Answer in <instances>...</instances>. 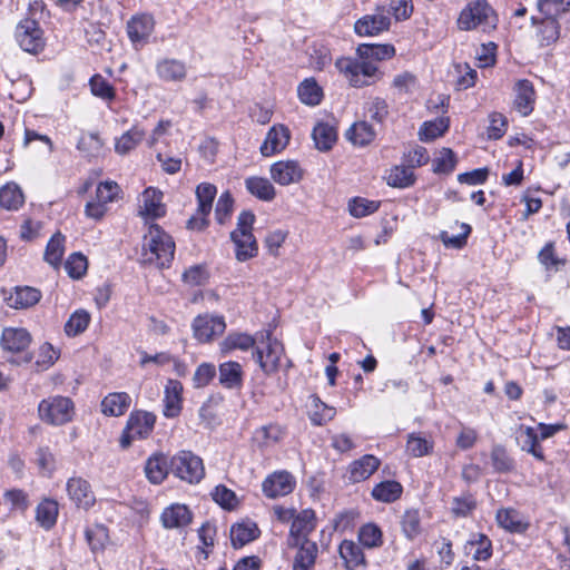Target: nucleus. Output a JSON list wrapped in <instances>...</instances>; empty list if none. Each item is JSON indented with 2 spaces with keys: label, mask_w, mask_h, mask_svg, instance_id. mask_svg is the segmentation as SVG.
Wrapping results in <instances>:
<instances>
[{
  "label": "nucleus",
  "mask_w": 570,
  "mask_h": 570,
  "mask_svg": "<svg viewBox=\"0 0 570 570\" xmlns=\"http://www.w3.org/2000/svg\"><path fill=\"white\" fill-rule=\"evenodd\" d=\"M16 39L20 48L29 53H38L45 48L43 31L38 21L26 18L16 28Z\"/></svg>",
  "instance_id": "nucleus-8"
},
{
  "label": "nucleus",
  "mask_w": 570,
  "mask_h": 570,
  "mask_svg": "<svg viewBox=\"0 0 570 570\" xmlns=\"http://www.w3.org/2000/svg\"><path fill=\"white\" fill-rule=\"evenodd\" d=\"M497 521L500 527L512 532H522L527 529L514 509H501L497 512Z\"/></svg>",
  "instance_id": "nucleus-47"
},
{
  "label": "nucleus",
  "mask_w": 570,
  "mask_h": 570,
  "mask_svg": "<svg viewBox=\"0 0 570 570\" xmlns=\"http://www.w3.org/2000/svg\"><path fill=\"white\" fill-rule=\"evenodd\" d=\"M65 236L61 233H56L48 242L45 250V261L58 268L60 266L65 253Z\"/></svg>",
  "instance_id": "nucleus-42"
},
{
  "label": "nucleus",
  "mask_w": 570,
  "mask_h": 570,
  "mask_svg": "<svg viewBox=\"0 0 570 570\" xmlns=\"http://www.w3.org/2000/svg\"><path fill=\"white\" fill-rule=\"evenodd\" d=\"M493 13V9L485 0H475L462 9L456 23L460 30H472L481 24H488Z\"/></svg>",
  "instance_id": "nucleus-9"
},
{
  "label": "nucleus",
  "mask_w": 570,
  "mask_h": 570,
  "mask_svg": "<svg viewBox=\"0 0 570 570\" xmlns=\"http://www.w3.org/2000/svg\"><path fill=\"white\" fill-rule=\"evenodd\" d=\"M266 337L267 343L265 350L256 348L254 357L259 364L261 368L265 373L269 374L277 370L283 353V347L277 341L271 340V333H267Z\"/></svg>",
  "instance_id": "nucleus-15"
},
{
  "label": "nucleus",
  "mask_w": 570,
  "mask_h": 570,
  "mask_svg": "<svg viewBox=\"0 0 570 570\" xmlns=\"http://www.w3.org/2000/svg\"><path fill=\"white\" fill-rule=\"evenodd\" d=\"M216 376V367L212 363H202L195 371L193 376L194 386L196 389L204 387L210 383Z\"/></svg>",
  "instance_id": "nucleus-64"
},
{
  "label": "nucleus",
  "mask_w": 570,
  "mask_h": 570,
  "mask_svg": "<svg viewBox=\"0 0 570 570\" xmlns=\"http://www.w3.org/2000/svg\"><path fill=\"white\" fill-rule=\"evenodd\" d=\"M2 294L7 304L17 309L31 307L41 298L40 291L30 286H17L9 295L6 289H2Z\"/></svg>",
  "instance_id": "nucleus-17"
},
{
  "label": "nucleus",
  "mask_w": 570,
  "mask_h": 570,
  "mask_svg": "<svg viewBox=\"0 0 570 570\" xmlns=\"http://www.w3.org/2000/svg\"><path fill=\"white\" fill-rule=\"evenodd\" d=\"M213 500L222 508L233 510L237 505V498L234 491L225 485H217L212 492Z\"/></svg>",
  "instance_id": "nucleus-61"
},
{
  "label": "nucleus",
  "mask_w": 570,
  "mask_h": 570,
  "mask_svg": "<svg viewBox=\"0 0 570 570\" xmlns=\"http://www.w3.org/2000/svg\"><path fill=\"white\" fill-rule=\"evenodd\" d=\"M246 189L255 197L264 202H271L275 198L276 191L273 184L263 177H248L245 180Z\"/></svg>",
  "instance_id": "nucleus-33"
},
{
  "label": "nucleus",
  "mask_w": 570,
  "mask_h": 570,
  "mask_svg": "<svg viewBox=\"0 0 570 570\" xmlns=\"http://www.w3.org/2000/svg\"><path fill=\"white\" fill-rule=\"evenodd\" d=\"M102 146L104 142L97 132H87L79 138L77 149L86 157H98L102 151Z\"/></svg>",
  "instance_id": "nucleus-45"
},
{
  "label": "nucleus",
  "mask_w": 570,
  "mask_h": 570,
  "mask_svg": "<svg viewBox=\"0 0 570 570\" xmlns=\"http://www.w3.org/2000/svg\"><path fill=\"white\" fill-rule=\"evenodd\" d=\"M403 492L401 483L393 480L382 481L377 483L372 490V497L380 502H394Z\"/></svg>",
  "instance_id": "nucleus-36"
},
{
  "label": "nucleus",
  "mask_w": 570,
  "mask_h": 570,
  "mask_svg": "<svg viewBox=\"0 0 570 570\" xmlns=\"http://www.w3.org/2000/svg\"><path fill=\"white\" fill-rule=\"evenodd\" d=\"M163 197V193L154 187L145 189L142 194L144 206L140 213L153 219L163 217L166 214Z\"/></svg>",
  "instance_id": "nucleus-30"
},
{
  "label": "nucleus",
  "mask_w": 570,
  "mask_h": 570,
  "mask_svg": "<svg viewBox=\"0 0 570 570\" xmlns=\"http://www.w3.org/2000/svg\"><path fill=\"white\" fill-rule=\"evenodd\" d=\"M262 488L267 498L275 499L289 494L295 488V480L286 471L274 472L265 479Z\"/></svg>",
  "instance_id": "nucleus-13"
},
{
  "label": "nucleus",
  "mask_w": 570,
  "mask_h": 570,
  "mask_svg": "<svg viewBox=\"0 0 570 570\" xmlns=\"http://www.w3.org/2000/svg\"><path fill=\"white\" fill-rule=\"evenodd\" d=\"M193 514L185 504L175 503L167 507L161 515L160 521L166 529H179L191 522Z\"/></svg>",
  "instance_id": "nucleus-20"
},
{
  "label": "nucleus",
  "mask_w": 570,
  "mask_h": 570,
  "mask_svg": "<svg viewBox=\"0 0 570 570\" xmlns=\"http://www.w3.org/2000/svg\"><path fill=\"white\" fill-rule=\"evenodd\" d=\"M31 340V335L26 328H3L0 344L3 351L12 354V357L8 361L16 365L30 363L33 356L30 352H27V348L29 347Z\"/></svg>",
  "instance_id": "nucleus-5"
},
{
  "label": "nucleus",
  "mask_w": 570,
  "mask_h": 570,
  "mask_svg": "<svg viewBox=\"0 0 570 570\" xmlns=\"http://www.w3.org/2000/svg\"><path fill=\"white\" fill-rule=\"evenodd\" d=\"M126 29L132 47L139 50L148 43L149 37L155 29V20L153 16L147 13L136 14L127 21Z\"/></svg>",
  "instance_id": "nucleus-10"
},
{
  "label": "nucleus",
  "mask_w": 570,
  "mask_h": 570,
  "mask_svg": "<svg viewBox=\"0 0 570 570\" xmlns=\"http://www.w3.org/2000/svg\"><path fill=\"white\" fill-rule=\"evenodd\" d=\"M255 215L250 210H243L237 218V227L230 233L236 245V258L245 262L257 255V243L252 233Z\"/></svg>",
  "instance_id": "nucleus-4"
},
{
  "label": "nucleus",
  "mask_w": 570,
  "mask_h": 570,
  "mask_svg": "<svg viewBox=\"0 0 570 570\" xmlns=\"http://www.w3.org/2000/svg\"><path fill=\"white\" fill-rule=\"evenodd\" d=\"M145 130L138 126H134L128 131L124 132L121 137L116 140L115 150L119 155H126L135 149L145 138Z\"/></svg>",
  "instance_id": "nucleus-38"
},
{
  "label": "nucleus",
  "mask_w": 570,
  "mask_h": 570,
  "mask_svg": "<svg viewBox=\"0 0 570 570\" xmlns=\"http://www.w3.org/2000/svg\"><path fill=\"white\" fill-rule=\"evenodd\" d=\"M259 529L255 523H237L230 529V541L234 548H242L255 540Z\"/></svg>",
  "instance_id": "nucleus-35"
},
{
  "label": "nucleus",
  "mask_w": 570,
  "mask_h": 570,
  "mask_svg": "<svg viewBox=\"0 0 570 570\" xmlns=\"http://www.w3.org/2000/svg\"><path fill=\"white\" fill-rule=\"evenodd\" d=\"M301 101L308 106H316L322 101L323 90L314 78L305 79L297 88Z\"/></svg>",
  "instance_id": "nucleus-41"
},
{
  "label": "nucleus",
  "mask_w": 570,
  "mask_h": 570,
  "mask_svg": "<svg viewBox=\"0 0 570 570\" xmlns=\"http://www.w3.org/2000/svg\"><path fill=\"white\" fill-rule=\"evenodd\" d=\"M488 138L497 140L503 137L508 128V119L500 112H492L489 116Z\"/></svg>",
  "instance_id": "nucleus-62"
},
{
  "label": "nucleus",
  "mask_w": 570,
  "mask_h": 570,
  "mask_svg": "<svg viewBox=\"0 0 570 570\" xmlns=\"http://www.w3.org/2000/svg\"><path fill=\"white\" fill-rule=\"evenodd\" d=\"M402 531L409 540L421 533V518L417 510H406L401 520Z\"/></svg>",
  "instance_id": "nucleus-52"
},
{
  "label": "nucleus",
  "mask_w": 570,
  "mask_h": 570,
  "mask_svg": "<svg viewBox=\"0 0 570 570\" xmlns=\"http://www.w3.org/2000/svg\"><path fill=\"white\" fill-rule=\"evenodd\" d=\"M540 439L535 429L531 426L520 425L517 430V442L520 449L539 461H544L543 449L540 445Z\"/></svg>",
  "instance_id": "nucleus-22"
},
{
  "label": "nucleus",
  "mask_w": 570,
  "mask_h": 570,
  "mask_svg": "<svg viewBox=\"0 0 570 570\" xmlns=\"http://www.w3.org/2000/svg\"><path fill=\"white\" fill-rule=\"evenodd\" d=\"M538 261L544 266L547 271L558 269L560 265L566 264V259L559 258L554 253V244L547 243L538 254Z\"/></svg>",
  "instance_id": "nucleus-59"
},
{
  "label": "nucleus",
  "mask_w": 570,
  "mask_h": 570,
  "mask_svg": "<svg viewBox=\"0 0 570 570\" xmlns=\"http://www.w3.org/2000/svg\"><path fill=\"white\" fill-rule=\"evenodd\" d=\"M491 461L495 472L509 473L514 470V461L508 454L504 446L497 444L491 451Z\"/></svg>",
  "instance_id": "nucleus-48"
},
{
  "label": "nucleus",
  "mask_w": 570,
  "mask_h": 570,
  "mask_svg": "<svg viewBox=\"0 0 570 570\" xmlns=\"http://www.w3.org/2000/svg\"><path fill=\"white\" fill-rule=\"evenodd\" d=\"M183 384L177 380H168L165 386L164 415L166 417H176L181 411Z\"/></svg>",
  "instance_id": "nucleus-27"
},
{
  "label": "nucleus",
  "mask_w": 570,
  "mask_h": 570,
  "mask_svg": "<svg viewBox=\"0 0 570 570\" xmlns=\"http://www.w3.org/2000/svg\"><path fill=\"white\" fill-rule=\"evenodd\" d=\"M358 540L364 547H379L382 543V531L373 523L365 524L360 529Z\"/></svg>",
  "instance_id": "nucleus-57"
},
{
  "label": "nucleus",
  "mask_w": 570,
  "mask_h": 570,
  "mask_svg": "<svg viewBox=\"0 0 570 570\" xmlns=\"http://www.w3.org/2000/svg\"><path fill=\"white\" fill-rule=\"evenodd\" d=\"M38 413L42 421L52 425H62L72 419L73 402L60 395L48 397L39 403Z\"/></svg>",
  "instance_id": "nucleus-7"
},
{
  "label": "nucleus",
  "mask_w": 570,
  "mask_h": 570,
  "mask_svg": "<svg viewBox=\"0 0 570 570\" xmlns=\"http://www.w3.org/2000/svg\"><path fill=\"white\" fill-rule=\"evenodd\" d=\"M312 137L317 149L327 151L335 144L337 139V132L335 127L325 122H320L314 127Z\"/></svg>",
  "instance_id": "nucleus-37"
},
{
  "label": "nucleus",
  "mask_w": 570,
  "mask_h": 570,
  "mask_svg": "<svg viewBox=\"0 0 570 570\" xmlns=\"http://www.w3.org/2000/svg\"><path fill=\"white\" fill-rule=\"evenodd\" d=\"M58 517V503L51 499H45L36 509V520L46 530L51 529Z\"/></svg>",
  "instance_id": "nucleus-39"
},
{
  "label": "nucleus",
  "mask_w": 570,
  "mask_h": 570,
  "mask_svg": "<svg viewBox=\"0 0 570 570\" xmlns=\"http://www.w3.org/2000/svg\"><path fill=\"white\" fill-rule=\"evenodd\" d=\"M476 508V500L471 493H464L452 500L451 511L455 517L465 518Z\"/></svg>",
  "instance_id": "nucleus-56"
},
{
  "label": "nucleus",
  "mask_w": 570,
  "mask_h": 570,
  "mask_svg": "<svg viewBox=\"0 0 570 570\" xmlns=\"http://www.w3.org/2000/svg\"><path fill=\"white\" fill-rule=\"evenodd\" d=\"M514 108L522 115L528 116L533 111L535 91L533 85L528 79L519 80L514 86Z\"/></svg>",
  "instance_id": "nucleus-23"
},
{
  "label": "nucleus",
  "mask_w": 570,
  "mask_h": 570,
  "mask_svg": "<svg viewBox=\"0 0 570 570\" xmlns=\"http://www.w3.org/2000/svg\"><path fill=\"white\" fill-rule=\"evenodd\" d=\"M88 268V262L81 253H72L65 263V269L71 278H81Z\"/></svg>",
  "instance_id": "nucleus-55"
},
{
  "label": "nucleus",
  "mask_w": 570,
  "mask_h": 570,
  "mask_svg": "<svg viewBox=\"0 0 570 570\" xmlns=\"http://www.w3.org/2000/svg\"><path fill=\"white\" fill-rule=\"evenodd\" d=\"M226 324L222 316L199 315L193 322L194 336L200 343H207L224 333Z\"/></svg>",
  "instance_id": "nucleus-12"
},
{
  "label": "nucleus",
  "mask_w": 570,
  "mask_h": 570,
  "mask_svg": "<svg viewBox=\"0 0 570 570\" xmlns=\"http://www.w3.org/2000/svg\"><path fill=\"white\" fill-rule=\"evenodd\" d=\"M380 207L379 202L355 197L348 202V212L353 217L362 218L375 213Z\"/></svg>",
  "instance_id": "nucleus-53"
},
{
  "label": "nucleus",
  "mask_w": 570,
  "mask_h": 570,
  "mask_svg": "<svg viewBox=\"0 0 570 570\" xmlns=\"http://www.w3.org/2000/svg\"><path fill=\"white\" fill-rule=\"evenodd\" d=\"M170 472L188 483H198L205 475L203 460L190 451L170 458Z\"/></svg>",
  "instance_id": "nucleus-6"
},
{
  "label": "nucleus",
  "mask_w": 570,
  "mask_h": 570,
  "mask_svg": "<svg viewBox=\"0 0 570 570\" xmlns=\"http://www.w3.org/2000/svg\"><path fill=\"white\" fill-rule=\"evenodd\" d=\"M433 450V441L422 436L421 434L411 433L407 436L406 451L413 458H422L429 455Z\"/></svg>",
  "instance_id": "nucleus-46"
},
{
  "label": "nucleus",
  "mask_w": 570,
  "mask_h": 570,
  "mask_svg": "<svg viewBox=\"0 0 570 570\" xmlns=\"http://www.w3.org/2000/svg\"><path fill=\"white\" fill-rule=\"evenodd\" d=\"M315 528L316 515L314 510L305 509L297 512L289 529V535L287 539L288 547H296L299 541L308 539V535L315 530Z\"/></svg>",
  "instance_id": "nucleus-11"
},
{
  "label": "nucleus",
  "mask_w": 570,
  "mask_h": 570,
  "mask_svg": "<svg viewBox=\"0 0 570 570\" xmlns=\"http://www.w3.org/2000/svg\"><path fill=\"white\" fill-rule=\"evenodd\" d=\"M345 136L353 145L364 147L374 140L376 132L368 122L357 121L351 126Z\"/></svg>",
  "instance_id": "nucleus-34"
},
{
  "label": "nucleus",
  "mask_w": 570,
  "mask_h": 570,
  "mask_svg": "<svg viewBox=\"0 0 570 570\" xmlns=\"http://www.w3.org/2000/svg\"><path fill=\"white\" fill-rule=\"evenodd\" d=\"M391 20L384 14L365 16L354 24L358 36H374L390 28Z\"/></svg>",
  "instance_id": "nucleus-29"
},
{
  "label": "nucleus",
  "mask_w": 570,
  "mask_h": 570,
  "mask_svg": "<svg viewBox=\"0 0 570 570\" xmlns=\"http://www.w3.org/2000/svg\"><path fill=\"white\" fill-rule=\"evenodd\" d=\"M156 73L163 81L179 82L185 80L187 76V69L185 62L180 60L163 58L156 63Z\"/></svg>",
  "instance_id": "nucleus-21"
},
{
  "label": "nucleus",
  "mask_w": 570,
  "mask_h": 570,
  "mask_svg": "<svg viewBox=\"0 0 570 570\" xmlns=\"http://www.w3.org/2000/svg\"><path fill=\"white\" fill-rule=\"evenodd\" d=\"M217 189L213 184L202 183L196 188V197L198 200L197 213L203 216H208L213 202L215 199Z\"/></svg>",
  "instance_id": "nucleus-44"
},
{
  "label": "nucleus",
  "mask_w": 570,
  "mask_h": 570,
  "mask_svg": "<svg viewBox=\"0 0 570 570\" xmlns=\"http://www.w3.org/2000/svg\"><path fill=\"white\" fill-rule=\"evenodd\" d=\"M90 322V314L85 309H78L71 314L65 324V333L68 336H77L85 332Z\"/></svg>",
  "instance_id": "nucleus-49"
},
{
  "label": "nucleus",
  "mask_w": 570,
  "mask_h": 570,
  "mask_svg": "<svg viewBox=\"0 0 570 570\" xmlns=\"http://www.w3.org/2000/svg\"><path fill=\"white\" fill-rule=\"evenodd\" d=\"M24 203V197L20 187L14 183H9L0 188V206L8 210H17Z\"/></svg>",
  "instance_id": "nucleus-40"
},
{
  "label": "nucleus",
  "mask_w": 570,
  "mask_h": 570,
  "mask_svg": "<svg viewBox=\"0 0 570 570\" xmlns=\"http://www.w3.org/2000/svg\"><path fill=\"white\" fill-rule=\"evenodd\" d=\"M456 156L450 148H442L438 157L433 159V171L435 174H451L456 165Z\"/></svg>",
  "instance_id": "nucleus-51"
},
{
  "label": "nucleus",
  "mask_w": 570,
  "mask_h": 570,
  "mask_svg": "<svg viewBox=\"0 0 570 570\" xmlns=\"http://www.w3.org/2000/svg\"><path fill=\"white\" fill-rule=\"evenodd\" d=\"M90 89L94 96L104 100H112L116 96L114 87L101 75L91 77Z\"/></svg>",
  "instance_id": "nucleus-58"
},
{
  "label": "nucleus",
  "mask_w": 570,
  "mask_h": 570,
  "mask_svg": "<svg viewBox=\"0 0 570 570\" xmlns=\"http://www.w3.org/2000/svg\"><path fill=\"white\" fill-rule=\"evenodd\" d=\"M272 179L282 185L299 183L304 176V170L296 160H281L271 166Z\"/></svg>",
  "instance_id": "nucleus-14"
},
{
  "label": "nucleus",
  "mask_w": 570,
  "mask_h": 570,
  "mask_svg": "<svg viewBox=\"0 0 570 570\" xmlns=\"http://www.w3.org/2000/svg\"><path fill=\"white\" fill-rule=\"evenodd\" d=\"M462 233L459 235H450L448 232H442L440 238L445 247L462 248L466 244V239L471 233V226L469 224H461Z\"/></svg>",
  "instance_id": "nucleus-63"
},
{
  "label": "nucleus",
  "mask_w": 570,
  "mask_h": 570,
  "mask_svg": "<svg viewBox=\"0 0 570 570\" xmlns=\"http://www.w3.org/2000/svg\"><path fill=\"white\" fill-rule=\"evenodd\" d=\"M175 242L159 225H150L142 243V262L159 268L169 267L174 259Z\"/></svg>",
  "instance_id": "nucleus-2"
},
{
  "label": "nucleus",
  "mask_w": 570,
  "mask_h": 570,
  "mask_svg": "<svg viewBox=\"0 0 570 570\" xmlns=\"http://www.w3.org/2000/svg\"><path fill=\"white\" fill-rule=\"evenodd\" d=\"M285 435V430L278 424L261 426L255 431V439L261 440L263 445L279 442Z\"/></svg>",
  "instance_id": "nucleus-54"
},
{
  "label": "nucleus",
  "mask_w": 570,
  "mask_h": 570,
  "mask_svg": "<svg viewBox=\"0 0 570 570\" xmlns=\"http://www.w3.org/2000/svg\"><path fill=\"white\" fill-rule=\"evenodd\" d=\"M380 463V460L372 454L363 455L350 464L348 480L357 483L368 479L379 469Z\"/></svg>",
  "instance_id": "nucleus-24"
},
{
  "label": "nucleus",
  "mask_w": 570,
  "mask_h": 570,
  "mask_svg": "<svg viewBox=\"0 0 570 570\" xmlns=\"http://www.w3.org/2000/svg\"><path fill=\"white\" fill-rule=\"evenodd\" d=\"M450 126L449 118L441 117L432 121H425L419 130V137L422 141H432L442 136Z\"/></svg>",
  "instance_id": "nucleus-43"
},
{
  "label": "nucleus",
  "mask_w": 570,
  "mask_h": 570,
  "mask_svg": "<svg viewBox=\"0 0 570 570\" xmlns=\"http://www.w3.org/2000/svg\"><path fill=\"white\" fill-rule=\"evenodd\" d=\"M170 472V459L163 453H155L145 464L147 479L154 483H161Z\"/></svg>",
  "instance_id": "nucleus-28"
},
{
  "label": "nucleus",
  "mask_w": 570,
  "mask_h": 570,
  "mask_svg": "<svg viewBox=\"0 0 570 570\" xmlns=\"http://www.w3.org/2000/svg\"><path fill=\"white\" fill-rule=\"evenodd\" d=\"M294 548L297 549V552L294 557L293 570H311L315 564L318 553L316 542L309 539H304Z\"/></svg>",
  "instance_id": "nucleus-26"
},
{
  "label": "nucleus",
  "mask_w": 570,
  "mask_h": 570,
  "mask_svg": "<svg viewBox=\"0 0 570 570\" xmlns=\"http://www.w3.org/2000/svg\"><path fill=\"white\" fill-rule=\"evenodd\" d=\"M219 384L227 390H240L244 382L242 365L235 361L220 363L218 366Z\"/></svg>",
  "instance_id": "nucleus-19"
},
{
  "label": "nucleus",
  "mask_w": 570,
  "mask_h": 570,
  "mask_svg": "<svg viewBox=\"0 0 570 570\" xmlns=\"http://www.w3.org/2000/svg\"><path fill=\"white\" fill-rule=\"evenodd\" d=\"M289 141V130L283 125L273 126L261 146L263 156L268 157L281 153Z\"/></svg>",
  "instance_id": "nucleus-18"
},
{
  "label": "nucleus",
  "mask_w": 570,
  "mask_h": 570,
  "mask_svg": "<svg viewBox=\"0 0 570 570\" xmlns=\"http://www.w3.org/2000/svg\"><path fill=\"white\" fill-rule=\"evenodd\" d=\"M561 0H539L538 9L542 17H532L531 22L535 27V39L540 47H548L557 42L560 37V23L552 6H558Z\"/></svg>",
  "instance_id": "nucleus-3"
},
{
  "label": "nucleus",
  "mask_w": 570,
  "mask_h": 570,
  "mask_svg": "<svg viewBox=\"0 0 570 570\" xmlns=\"http://www.w3.org/2000/svg\"><path fill=\"white\" fill-rule=\"evenodd\" d=\"M155 423V414L146 411H136L129 415L126 426L138 439H146L153 432Z\"/></svg>",
  "instance_id": "nucleus-25"
},
{
  "label": "nucleus",
  "mask_w": 570,
  "mask_h": 570,
  "mask_svg": "<svg viewBox=\"0 0 570 570\" xmlns=\"http://www.w3.org/2000/svg\"><path fill=\"white\" fill-rule=\"evenodd\" d=\"M255 345V340L244 333H236V334H229L223 342V350L230 351V350H243L247 351L248 348L253 347Z\"/></svg>",
  "instance_id": "nucleus-60"
},
{
  "label": "nucleus",
  "mask_w": 570,
  "mask_h": 570,
  "mask_svg": "<svg viewBox=\"0 0 570 570\" xmlns=\"http://www.w3.org/2000/svg\"><path fill=\"white\" fill-rule=\"evenodd\" d=\"M67 492L69 498L79 508L87 510L96 502V498L89 482L82 478H70L67 482Z\"/></svg>",
  "instance_id": "nucleus-16"
},
{
  "label": "nucleus",
  "mask_w": 570,
  "mask_h": 570,
  "mask_svg": "<svg viewBox=\"0 0 570 570\" xmlns=\"http://www.w3.org/2000/svg\"><path fill=\"white\" fill-rule=\"evenodd\" d=\"M356 53L361 61L342 57L336 60L335 66L344 73L351 86L361 88L371 85L368 78L374 77L377 67L374 61L390 59L395 55L392 45L362 43L357 47Z\"/></svg>",
  "instance_id": "nucleus-1"
},
{
  "label": "nucleus",
  "mask_w": 570,
  "mask_h": 570,
  "mask_svg": "<svg viewBox=\"0 0 570 570\" xmlns=\"http://www.w3.org/2000/svg\"><path fill=\"white\" fill-rule=\"evenodd\" d=\"M415 176L410 167L396 166L394 167L389 177L387 184L392 187L406 188L413 185Z\"/></svg>",
  "instance_id": "nucleus-50"
},
{
  "label": "nucleus",
  "mask_w": 570,
  "mask_h": 570,
  "mask_svg": "<svg viewBox=\"0 0 570 570\" xmlns=\"http://www.w3.org/2000/svg\"><path fill=\"white\" fill-rule=\"evenodd\" d=\"M130 402V396L125 392L110 393L101 402L102 413L120 416L128 410Z\"/></svg>",
  "instance_id": "nucleus-32"
},
{
  "label": "nucleus",
  "mask_w": 570,
  "mask_h": 570,
  "mask_svg": "<svg viewBox=\"0 0 570 570\" xmlns=\"http://www.w3.org/2000/svg\"><path fill=\"white\" fill-rule=\"evenodd\" d=\"M338 552L348 570H356L358 567L365 566L363 550L354 541L343 540L340 544Z\"/></svg>",
  "instance_id": "nucleus-31"
}]
</instances>
